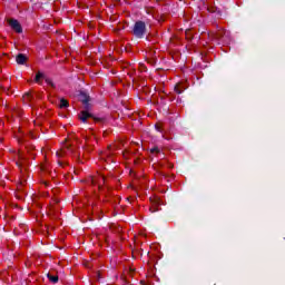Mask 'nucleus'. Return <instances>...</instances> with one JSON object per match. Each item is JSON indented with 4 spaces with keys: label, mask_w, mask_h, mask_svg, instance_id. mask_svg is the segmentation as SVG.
<instances>
[{
    "label": "nucleus",
    "mask_w": 285,
    "mask_h": 285,
    "mask_svg": "<svg viewBox=\"0 0 285 285\" xmlns=\"http://www.w3.org/2000/svg\"><path fill=\"white\" fill-rule=\"evenodd\" d=\"M83 99H82V104H88V101H90V97L82 95Z\"/></svg>",
    "instance_id": "22"
},
{
    "label": "nucleus",
    "mask_w": 285,
    "mask_h": 285,
    "mask_svg": "<svg viewBox=\"0 0 285 285\" xmlns=\"http://www.w3.org/2000/svg\"><path fill=\"white\" fill-rule=\"evenodd\" d=\"M41 79H45V81H46V83H48V86H50L51 88H55V82H52V79L46 78V76L41 71H38V73L36 75V78H35L36 83H39L41 86V83H43L41 81Z\"/></svg>",
    "instance_id": "6"
},
{
    "label": "nucleus",
    "mask_w": 285,
    "mask_h": 285,
    "mask_svg": "<svg viewBox=\"0 0 285 285\" xmlns=\"http://www.w3.org/2000/svg\"><path fill=\"white\" fill-rule=\"evenodd\" d=\"M45 186H48V181H45Z\"/></svg>",
    "instance_id": "33"
},
{
    "label": "nucleus",
    "mask_w": 285,
    "mask_h": 285,
    "mask_svg": "<svg viewBox=\"0 0 285 285\" xmlns=\"http://www.w3.org/2000/svg\"><path fill=\"white\" fill-rule=\"evenodd\" d=\"M132 32L135 37H137L138 39H141L144 35H146V22L137 21L134 26Z\"/></svg>",
    "instance_id": "4"
},
{
    "label": "nucleus",
    "mask_w": 285,
    "mask_h": 285,
    "mask_svg": "<svg viewBox=\"0 0 285 285\" xmlns=\"http://www.w3.org/2000/svg\"><path fill=\"white\" fill-rule=\"evenodd\" d=\"M132 273H135V269L130 268V275H132Z\"/></svg>",
    "instance_id": "30"
},
{
    "label": "nucleus",
    "mask_w": 285,
    "mask_h": 285,
    "mask_svg": "<svg viewBox=\"0 0 285 285\" xmlns=\"http://www.w3.org/2000/svg\"><path fill=\"white\" fill-rule=\"evenodd\" d=\"M130 175H135V171H130Z\"/></svg>",
    "instance_id": "32"
},
{
    "label": "nucleus",
    "mask_w": 285,
    "mask_h": 285,
    "mask_svg": "<svg viewBox=\"0 0 285 285\" xmlns=\"http://www.w3.org/2000/svg\"><path fill=\"white\" fill-rule=\"evenodd\" d=\"M112 150H115V146H112V145L108 146V149L106 151V156L110 157V155H112Z\"/></svg>",
    "instance_id": "20"
},
{
    "label": "nucleus",
    "mask_w": 285,
    "mask_h": 285,
    "mask_svg": "<svg viewBox=\"0 0 285 285\" xmlns=\"http://www.w3.org/2000/svg\"><path fill=\"white\" fill-rule=\"evenodd\" d=\"M66 155H73L77 161H81V154H79V150L72 147L68 140H66V144L62 146V148L57 151V157H66Z\"/></svg>",
    "instance_id": "3"
},
{
    "label": "nucleus",
    "mask_w": 285,
    "mask_h": 285,
    "mask_svg": "<svg viewBox=\"0 0 285 285\" xmlns=\"http://www.w3.org/2000/svg\"><path fill=\"white\" fill-rule=\"evenodd\" d=\"M47 277H48L49 282H51L52 284H57V282H59V276L48 274Z\"/></svg>",
    "instance_id": "15"
},
{
    "label": "nucleus",
    "mask_w": 285,
    "mask_h": 285,
    "mask_svg": "<svg viewBox=\"0 0 285 285\" xmlns=\"http://www.w3.org/2000/svg\"><path fill=\"white\" fill-rule=\"evenodd\" d=\"M70 104L65 98L60 99L59 108H68Z\"/></svg>",
    "instance_id": "18"
},
{
    "label": "nucleus",
    "mask_w": 285,
    "mask_h": 285,
    "mask_svg": "<svg viewBox=\"0 0 285 285\" xmlns=\"http://www.w3.org/2000/svg\"><path fill=\"white\" fill-rule=\"evenodd\" d=\"M8 23L12 28V30H14V32H23V29L21 28V23H19V20L9 19Z\"/></svg>",
    "instance_id": "7"
},
{
    "label": "nucleus",
    "mask_w": 285,
    "mask_h": 285,
    "mask_svg": "<svg viewBox=\"0 0 285 285\" xmlns=\"http://www.w3.org/2000/svg\"><path fill=\"white\" fill-rule=\"evenodd\" d=\"M14 160H16V164H17L19 170H20V180H19V184H18V188H21L22 186H26V181L28 179L29 163H28V158L26 157V155L21 151H18L14 155Z\"/></svg>",
    "instance_id": "2"
},
{
    "label": "nucleus",
    "mask_w": 285,
    "mask_h": 285,
    "mask_svg": "<svg viewBox=\"0 0 285 285\" xmlns=\"http://www.w3.org/2000/svg\"><path fill=\"white\" fill-rule=\"evenodd\" d=\"M140 284L147 285L146 281H140Z\"/></svg>",
    "instance_id": "29"
},
{
    "label": "nucleus",
    "mask_w": 285,
    "mask_h": 285,
    "mask_svg": "<svg viewBox=\"0 0 285 285\" xmlns=\"http://www.w3.org/2000/svg\"><path fill=\"white\" fill-rule=\"evenodd\" d=\"M186 90V85L183 82H178L175 86V92H177V95H181V92H184Z\"/></svg>",
    "instance_id": "10"
},
{
    "label": "nucleus",
    "mask_w": 285,
    "mask_h": 285,
    "mask_svg": "<svg viewBox=\"0 0 285 285\" xmlns=\"http://www.w3.org/2000/svg\"><path fill=\"white\" fill-rule=\"evenodd\" d=\"M149 202H150V207H149L150 213H157L158 210H161V208H159V206L164 205V200H161V198H159L158 196H151L149 198Z\"/></svg>",
    "instance_id": "5"
},
{
    "label": "nucleus",
    "mask_w": 285,
    "mask_h": 285,
    "mask_svg": "<svg viewBox=\"0 0 285 285\" xmlns=\"http://www.w3.org/2000/svg\"><path fill=\"white\" fill-rule=\"evenodd\" d=\"M87 184H90L94 188V193H99L100 197H108V195L106 194V185L108 184V178H106L105 173H97L96 175L91 176L87 180Z\"/></svg>",
    "instance_id": "1"
},
{
    "label": "nucleus",
    "mask_w": 285,
    "mask_h": 285,
    "mask_svg": "<svg viewBox=\"0 0 285 285\" xmlns=\"http://www.w3.org/2000/svg\"><path fill=\"white\" fill-rule=\"evenodd\" d=\"M86 146H87V148H90V146H91V144H90V139L89 138H86Z\"/></svg>",
    "instance_id": "24"
},
{
    "label": "nucleus",
    "mask_w": 285,
    "mask_h": 285,
    "mask_svg": "<svg viewBox=\"0 0 285 285\" xmlns=\"http://www.w3.org/2000/svg\"><path fill=\"white\" fill-rule=\"evenodd\" d=\"M167 99H168L169 101H175V96L167 95Z\"/></svg>",
    "instance_id": "25"
},
{
    "label": "nucleus",
    "mask_w": 285,
    "mask_h": 285,
    "mask_svg": "<svg viewBox=\"0 0 285 285\" xmlns=\"http://www.w3.org/2000/svg\"><path fill=\"white\" fill-rule=\"evenodd\" d=\"M157 3H164V0H156Z\"/></svg>",
    "instance_id": "27"
},
{
    "label": "nucleus",
    "mask_w": 285,
    "mask_h": 285,
    "mask_svg": "<svg viewBox=\"0 0 285 285\" xmlns=\"http://www.w3.org/2000/svg\"><path fill=\"white\" fill-rule=\"evenodd\" d=\"M19 144H23V139L19 138L18 139Z\"/></svg>",
    "instance_id": "28"
},
{
    "label": "nucleus",
    "mask_w": 285,
    "mask_h": 285,
    "mask_svg": "<svg viewBox=\"0 0 285 285\" xmlns=\"http://www.w3.org/2000/svg\"><path fill=\"white\" fill-rule=\"evenodd\" d=\"M91 115L88 111H81L79 115V119L82 120L83 122L88 121L90 119Z\"/></svg>",
    "instance_id": "11"
},
{
    "label": "nucleus",
    "mask_w": 285,
    "mask_h": 285,
    "mask_svg": "<svg viewBox=\"0 0 285 285\" xmlns=\"http://www.w3.org/2000/svg\"><path fill=\"white\" fill-rule=\"evenodd\" d=\"M40 169H41V171L42 173H48V161H46V163H42L41 165H40Z\"/></svg>",
    "instance_id": "19"
},
{
    "label": "nucleus",
    "mask_w": 285,
    "mask_h": 285,
    "mask_svg": "<svg viewBox=\"0 0 285 285\" xmlns=\"http://www.w3.org/2000/svg\"><path fill=\"white\" fill-rule=\"evenodd\" d=\"M169 168H173V165H171V164H169Z\"/></svg>",
    "instance_id": "34"
},
{
    "label": "nucleus",
    "mask_w": 285,
    "mask_h": 285,
    "mask_svg": "<svg viewBox=\"0 0 285 285\" xmlns=\"http://www.w3.org/2000/svg\"><path fill=\"white\" fill-rule=\"evenodd\" d=\"M26 149H27L29 157H31V159H35V156L37 155V153H35V146H32V145L27 146Z\"/></svg>",
    "instance_id": "12"
},
{
    "label": "nucleus",
    "mask_w": 285,
    "mask_h": 285,
    "mask_svg": "<svg viewBox=\"0 0 285 285\" xmlns=\"http://www.w3.org/2000/svg\"><path fill=\"white\" fill-rule=\"evenodd\" d=\"M225 35H226V30L220 28V29L217 30V32L209 33V37H210V39H216L218 41L219 39H224Z\"/></svg>",
    "instance_id": "8"
},
{
    "label": "nucleus",
    "mask_w": 285,
    "mask_h": 285,
    "mask_svg": "<svg viewBox=\"0 0 285 285\" xmlns=\"http://www.w3.org/2000/svg\"><path fill=\"white\" fill-rule=\"evenodd\" d=\"M16 61H17V63H19L20 66H23V63H26V61H28V57H26V55H23V53H19V55L16 57Z\"/></svg>",
    "instance_id": "9"
},
{
    "label": "nucleus",
    "mask_w": 285,
    "mask_h": 285,
    "mask_svg": "<svg viewBox=\"0 0 285 285\" xmlns=\"http://www.w3.org/2000/svg\"><path fill=\"white\" fill-rule=\"evenodd\" d=\"M122 157H125V159H128V151H124Z\"/></svg>",
    "instance_id": "26"
},
{
    "label": "nucleus",
    "mask_w": 285,
    "mask_h": 285,
    "mask_svg": "<svg viewBox=\"0 0 285 285\" xmlns=\"http://www.w3.org/2000/svg\"><path fill=\"white\" fill-rule=\"evenodd\" d=\"M58 164H59L60 166H63V164L61 163V160H59Z\"/></svg>",
    "instance_id": "31"
},
{
    "label": "nucleus",
    "mask_w": 285,
    "mask_h": 285,
    "mask_svg": "<svg viewBox=\"0 0 285 285\" xmlns=\"http://www.w3.org/2000/svg\"><path fill=\"white\" fill-rule=\"evenodd\" d=\"M22 100H23L24 104H30V101H32V95L31 94H26L22 97Z\"/></svg>",
    "instance_id": "17"
},
{
    "label": "nucleus",
    "mask_w": 285,
    "mask_h": 285,
    "mask_svg": "<svg viewBox=\"0 0 285 285\" xmlns=\"http://www.w3.org/2000/svg\"><path fill=\"white\" fill-rule=\"evenodd\" d=\"M147 277H155V268L153 267V264L148 265Z\"/></svg>",
    "instance_id": "16"
},
{
    "label": "nucleus",
    "mask_w": 285,
    "mask_h": 285,
    "mask_svg": "<svg viewBox=\"0 0 285 285\" xmlns=\"http://www.w3.org/2000/svg\"><path fill=\"white\" fill-rule=\"evenodd\" d=\"M155 128H156V130H158V132H161V130H164V124L157 122V124L155 125Z\"/></svg>",
    "instance_id": "21"
},
{
    "label": "nucleus",
    "mask_w": 285,
    "mask_h": 285,
    "mask_svg": "<svg viewBox=\"0 0 285 285\" xmlns=\"http://www.w3.org/2000/svg\"><path fill=\"white\" fill-rule=\"evenodd\" d=\"M150 154L154 155V157H159V155H161V149H159V147H154L150 149Z\"/></svg>",
    "instance_id": "14"
},
{
    "label": "nucleus",
    "mask_w": 285,
    "mask_h": 285,
    "mask_svg": "<svg viewBox=\"0 0 285 285\" xmlns=\"http://www.w3.org/2000/svg\"><path fill=\"white\" fill-rule=\"evenodd\" d=\"M208 12H217V8L215 7H207Z\"/></svg>",
    "instance_id": "23"
},
{
    "label": "nucleus",
    "mask_w": 285,
    "mask_h": 285,
    "mask_svg": "<svg viewBox=\"0 0 285 285\" xmlns=\"http://www.w3.org/2000/svg\"><path fill=\"white\" fill-rule=\"evenodd\" d=\"M194 35H195V33H194L190 29H187V30L185 31V39H186L187 41H193Z\"/></svg>",
    "instance_id": "13"
}]
</instances>
